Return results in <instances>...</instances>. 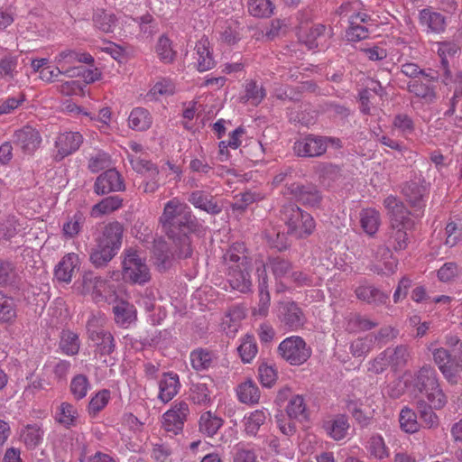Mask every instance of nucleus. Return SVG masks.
Returning <instances> with one entry per match:
<instances>
[{"label":"nucleus","instance_id":"nucleus-57","mask_svg":"<svg viewBox=\"0 0 462 462\" xmlns=\"http://www.w3.org/2000/svg\"><path fill=\"white\" fill-rule=\"evenodd\" d=\"M18 277L14 264L6 260L0 259V285H12Z\"/></svg>","mask_w":462,"mask_h":462},{"label":"nucleus","instance_id":"nucleus-60","mask_svg":"<svg viewBox=\"0 0 462 462\" xmlns=\"http://www.w3.org/2000/svg\"><path fill=\"white\" fill-rule=\"evenodd\" d=\"M109 165L110 157L106 152L98 150L90 154L88 167L91 172H98L108 168Z\"/></svg>","mask_w":462,"mask_h":462},{"label":"nucleus","instance_id":"nucleus-27","mask_svg":"<svg viewBox=\"0 0 462 462\" xmlns=\"http://www.w3.org/2000/svg\"><path fill=\"white\" fill-rule=\"evenodd\" d=\"M197 55V69L200 72H204L213 69L216 61L213 58L208 39L203 36L199 40L195 46Z\"/></svg>","mask_w":462,"mask_h":462},{"label":"nucleus","instance_id":"nucleus-43","mask_svg":"<svg viewBox=\"0 0 462 462\" xmlns=\"http://www.w3.org/2000/svg\"><path fill=\"white\" fill-rule=\"evenodd\" d=\"M116 17L112 13L97 10L93 15V23L99 31L108 33L113 32L116 25Z\"/></svg>","mask_w":462,"mask_h":462},{"label":"nucleus","instance_id":"nucleus-3","mask_svg":"<svg viewBox=\"0 0 462 462\" xmlns=\"http://www.w3.org/2000/svg\"><path fill=\"white\" fill-rule=\"evenodd\" d=\"M281 217L288 227V234L296 238L307 237L315 229V221L311 215L296 204L284 205L281 210Z\"/></svg>","mask_w":462,"mask_h":462},{"label":"nucleus","instance_id":"nucleus-39","mask_svg":"<svg viewBox=\"0 0 462 462\" xmlns=\"http://www.w3.org/2000/svg\"><path fill=\"white\" fill-rule=\"evenodd\" d=\"M123 199L118 196H109L92 207L91 216L97 217L101 215L111 213L122 207Z\"/></svg>","mask_w":462,"mask_h":462},{"label":"nucleus","instance_id":"nucleus-15","mask_svg":"<svg viewBox=\"0 0 462 462\" xmlns=\"http://www.w3.org/2000/svg\"><path fill=\"white\" fill-rule=\"evenodd\" d=\"M94 190L97 195L122 191L125 190L124 180L117 171L109 169L97 178Z\"/></svg>","mask_w":462,"mask_h":462},{"label":"nucleus","instance_id":"nucleus-58","mask_svg":"<svg viewBox=\"0 0 462 462\" xmlns=\"http://www.w3.org/2000/svg\"><path fill=\"white\" fill-rule=\"evenodd\" d=\"M84 217L81 213H76L63 224L62 233L66 238L75 237L81 230Z\"/></svg>","mask_w":462,"mask_h":462},{"label":"nucleus","instance_id":"nucleus-9","mask_svg":"<svg viewBox=\"0 0 462 462\" xmlns=\"http://www.w3.org/2000/svg\"><path fill=\"white\" fill-rule=\"evenodd\" d=\"M414 212L423 210L430 192L429 183L422 177L407 181L402 189Z\"/></svg>","mask_w":462,"mask_h":462},{"label":"nucleus","instance_id":"nucleus-22","mask_svg":"<svg viewBox=\"0 0 462 462\" xmlns=\"http://www.w3.org/2000/svg\"><path fill=\"white\" fill-rule=\"evenodd\" d=\"M54 62L59 65L61 69H66L75 67L74 64L77 62L92 64L94 58L88 52H79L74 50L66 49L55 56Z\"/></svg>","mask_w":462,"mask_h":462},{"label":"nucleus","instance_id":"nucleus-33","mask_svg":"<svg viewBox=\"0 0 462 462\" xmlns=\"http://www.w3.org/2000/svg\"><path fill=\"white\" fill-rule=\"evenodd\" d=\"M113 313L116 323L122 328L129 327L136 319L134 306L125 300L113 307Z\"/></svg>","mask_w":462,"mask_h":462},{"label":"nucleus","instance_id":"nucleus-11","mask_svg":"<svg viewBox=\"0 0 462 462\" xmlns=\"http://www.w3.org/2000/svg\"><path fill=\"white\" fill-rule=\"evenodd\" d=\"M285 194L291 195L297 201L309 207H318L322 199L318 188L310 183H287Z\"/></svg>","mask_w":462,"mask_h":462},{"label":"nucleus","instance_id":"nucleus-52","mask_svg":"<svg viewBox=\"0 0 462 462\" xmlns=\"http://www.w3.org/2000/svg\"><path fill=\"white\" fill-rule=\"evenodd\" d=\"M156 53L163 63L169 64L174 61L176 58V51H173L171 40L162 35L156 44Z\"/></svg>","mask_w":462,"mask_h":462},{"label":"nucleus","instance_id":"nucleus-45","mask_svg":"<svg viewBox=\"0 0 462 462\" xmlns=\"http://www.w3.org/2000/svg\"><path fill=\"white\" fill-rule=\"evenodd\" d=\"M79 336L70 331L63 330L60 335V348L67 356H75L79 350Z\"/></svg>","mask_w":462,"mask_h":462},{"label":"nucleus","instance_id":"nucleus-7","mask_svg":"<svg viewBox=\"0 0 462 462\" xmlns=\"http://www.w3.org/2000/svg\"><path fill=\"white\" fill-rule=\"evenodd\" d=\"M127 157L133 170L143 177L138 189L146 194L156 192L160 187L158 167L151 161L142 159L136 155L128 154Z\"/></svg>","mask_w":462,"mask_h":462},{"label":"nucleus","instance_id":"nucleus-42","mask_svg":"<svg viewBox=\"0 0 462 462\" xmlns=\"http://www.w3.org/2000/svg\"><path fill=\"white\" fill-rule=\"evenodd\" d=\"M326 26L315 24L308 31L300 32V40L310 49H315L319 45L320 40L325 36Z\"/></svg>","mask_w":462,"mask_h":462},{"label":"nucleus","instance_id":"nucleus-44","mask_svg":"<svg viewBox=\"0 0 462 462\" xmlns=\"http://www.w3.org/2000/svg\"><path fill=\"white\" fill-rule=\"evenodd\" d=\"M248 13L258 18H266L273 14L274 5L271 0H246Z\"/></svg>","mask_w":462,"mask_h":462},{"label":"nucleus","instance_id":"nucleus-37","mask_svg":"<svg viewBox=\"0 0 462 462\" xmlns=\"http://www.w3.org/2000/svg\"><path fill=\"white\" fill-rule=\"evenodd\" d=\"M325 429L328 434L335 440H341L346 437L349 429L347 419L343 416H337L335 419L325 423Z\"/></svg>","mask_w":462,"mask_h":462},{"label":"nucleus","instance_id":"nucleus-24","mask_svg":"<svg viewBox=\"0 0 462 462\" xmlns=\"http://www.w3.org/2000/svg\"><path fill=\"white\" fill-rule=\"evenodd\" d=\"M188 201L196 208H199L210 215H217L221 212V207L215 200L214 197L203 190H194L189 197Z\"/></svg>","mask_w":462,"mask_h":462},{"label":"nucleus","instance_id":"nucleus-59","mask_svg":"<svg viewBox=\"0 0 462 462\" xmlns=\"http://www.w3.org/2000/svg\"><path fill=\"white\" fill-rule=\"evenodd\" d=\"M190 390L191 399L195 404H203L213 401L210 397L212 390L206 383H193Z\"/></svg>","mask_w":462,"mask_h":462},{"label":"nucleus","instance_id":"nucleus-35","mask_svg":"<svg viewBox=\"0 0 462 462\" xmlns=\"http://www.w3.org/2000/svg\"><path fill=\"white\" fill-rule=\"evenodd\" d=\"M116 254L112 249L96 243L89 254V261L94 267L101 269L106 267Z\"/></svg>","mask_w":462,"mask_h":462},{"label":"nucleus","instance_id":"nucleus-13","mask_svg":"<svg viewBox=\"0 0 462 462\" xmlns=\"http://www.w3.org/2000/svg\"><path fill=\"white\" fill-rule=\"evenodd\" d=\"M293 150L300 157H319L325 153V143L320 135L308 134L294 143Z\"/></svg>","mask_w":462,"mask_h":462},{"label":"nucleus","instance_id":"nucleus-55","mask_svg":"<svg viewBox=\"0 0 462 462\" xmlns=\"http://www.w3.org/2000/svg\"><path fill=\"white\" fill-rule=\"evenodd\" d=\"M89 386L90 383L86 375L77 374L71 379L70 393L76 401H80L87 395Z\"/></svg>","mask_w":462,"mask_h":462},{"label":"nucleus","instance_id":"nucleus-28","mask_svg":"<svg viewBox=\"0 0 462 462\" xmlns=\"http://www.w3.org/2000/svg\"><path fill=\"white\" fill-rule=\"evenodd\" d=\"M438 54L440 57L439 68L443 70L442 81L445 85H448L451 80V72L448 67V57H453L459 51V47L450 42H444L438 43Z\"/></svg>","mask_w":462,"mask_h":462},{"label":"nucleus","instance_id":"nucleus-40","mask_svg":"<svg viewBox=\"0 0 462 462\" xmlns=\"http://www.w3.org/2000/svg\"><path fill=\"white\" fill-rule=\"evenodd\" d=\"M375 338L372 334L352 341L349 351L354 357H365L374 347Z\"/></svg>","mask_w":462,"mask_h":462},{"label":"nucleus","instance_id":"nucleus-21","mask_svg":"<svg viewBox=\"0 0 462 462\" xmlns=\"http://www.w3.org/2000/svg\"><path fill=\"white\" fill-rule=\"evenodd\" d=\"M80 260L79 254L69 253L65 254L54 270V275L60 282L69 283L71 282L74 272L79 268Z\"/></svg>","mask_w":462,"mask_h":462},{"label":"nucleus","instance_id":"nucleus-49","mask_svg":"<svg viewBox=\"0 0 462 462\" xmlns=\"http://www.w3.org/2000/svg\"><path fill=\"white\" fill-rule=\"evenodd\" d=\"M239 356L244 363H251L258 353L255 338L252 335H245L237 347Z\"/></svg>","mask_w":462,"mask_h":462},{"label":"nucleus","instance_id":"nucleus-8","mask_svg":"<svg viewBox=\"0 0 462 462\" xmlns=\"http://www.w3.org/2000/svg\"><path fill=\"white\" fill-rule=\"evenodd\" d=\"M439 78V72L429 69V72L423 77L409 80L407 82L406 90L419 98L425 104H432L437 99V91L435 83Z\"/></svg>","mask_w":462,"mask_h":462},{"label":"nucleus","instance_id":"nucleus-48","mask_svg":"<svg viewBox=\"0 0 462 462\" xmlns=\"http://www.w3.org/2000/svg\"><path fill=\"white\" fill-rule=\"evenodd\" d=\"M212 361L213 353L208 350L198 348L190 353L191 365L197 371L208 369L211 366Z\"/></svg>","mask_w":462,"mask_h":462},{"label":"nucleus","instance_id":"nucleus-38","mask_svg":"<svg viewBox=\"0 0 462 462\" xmlns=\"http://www.w3.org/2000/svg\"><path fill=\"white\" fill-rule=\"evenodd\" d=\"M360 224L367 235H374L381 224L380 213L374 208L363 209L360 212Z\"/></svg>","mask_w":462,"mask_h":462},{"label":"nucleus","instance_id":"nucleus-63","mask_svg":"<svg viewBox=\"0 0 462 462\" xmlns=\"http://www.w3.org/2000/svg\"><path fill=\"white\" fill-rule=\"evenodd\" d=\"M369 35V29L361 25L356 20H349V28L346 31V37L348 41L358 42L366 39Z\"/></svg>","mask_w":462,"mask_h":462},{"label":"nucleus","instance_id":"nucleus-64","mask_svg":"<svg viewBox=\"0 0 462 462\" xmlns=\"http://www.w3.org/2000/svg\"><path fill=\"white\" fill-rule=\"evenodd\" d=\"M259 379L265 387H272L277 380V372L273 366L262 363L258 367Z\"/></svg>","mask_w":462,"mask_h":462},{"label":"nucleus","instance_id":"nucleus-16","mask_svg":"<svg viewBox=\"0 0 462 462\" xmlns=\"http://www.w3.org/2000/svg\"><path fill=\"white\" fill-rule=\"evenodd\" d=\"M123 235V225L118 221L110 222L104 226L100 236L96 238V243L118 253L122 245Z\"/></svg>","mask_w":462,"mask_h":462},{"label":"nucleus","instance_id":"nucleus-50","mask_svg":"<svg viewBox=\"0 0 462 462\" xmlns=\"http://www.w3.org/2000/svg\"><path fill=\"white\" fill-rule=\"evenodd\" d=\"M16 317L14 300L0 291V322H12Z\"/></svg>","mask_w":462,"mask_h":462},{"label":"nucleus","instance_id":"nucleus-36","mask_svg":"<svg viewBox=\"0 0 462 462\" xmlns=\"http://www.w3.org/2000/svg\"><path fill=\"white\" fill-rule=\"evenodd\" d=\"M19 436L28 448H34L42 443L43 430L38 424H28L21 429Z\"/></svg>","mask_w":462,"mask_h":462},{"label":"nucleus","instance_id":"nucleus-62","mask_svg":"<svg viewBox=\"0 0 462 462\" xmlns=\"http://www.w3.org/2000/svg\"><path fill=\"white\" fill-rule=\"evenodd\" d=\"M265 414L263 411L256 410L249 416L245 417V430L248 434L254 435L259 427L265 420Z\"/></svg>","mask_w":462,"mask_h":462},{"label":"nucleus","instance_id":"nucleus-30","mask_svg":"<svg viewBox=\"0 0 462 462\" xmlns=\"http://www.w3.org/2000/svg\"><path fill=\"white\" fill-rule=\"evenodd\" d=\"M386 355L390 368L393 372L402 369L408 363L410 358V351L408 346L399 345L395 347H388L383 350Z\"/></svg>","mask_w":462,"mask_h":462},{"label":"nucleus","instance_id":"nucleus-19","mask_svg":"<svg viewBox=\"0 0 462 462\" xmlns=\"http://www.w3.org/2000/svg\"><path fill=\"white\" fill-rule=\"evenodd\" d=\"M188 413V406H172L162 416V427L168 432L178 434L183 428Z\"/></svg>","mask_w":462,"mask_h":462},{"label":"nucleus","instance_id":"nucleus-1","mask_svg":"<svg viewBox=\"0 0 462 462\" xmlns=\"http://www.w3.org/2000/svg\"><path fill=\"white\" fill-rule=\"evenodd\" d=\"M162 229L171 241V248H167L163 241H157L154 254L164 266L172 259H187L193 254L191 235L200 228L198 218L189 206L177 198L169 200L160 217Z\"/></svg>","mask_w":462,"mask_h":462},{"label":"nucleus","instance_id":"nucleus-53","mask_svg":"<svg viewBox=\"0 0 462 462\" xmlns=\"http://www.w3.org/2000/svg\"><path fill=\"white\" fill-rule=\"evenodd\" d=\"M401 428L408 433H414L420 428L416 412L410 407H404L400 413Z\"/></svg>","mask_w":462,"mask_h":462},{"label":"nucleus","instance_id":"nucleus-34","mask_svg":"<svg viewBox=\"0 0 462 462\" xmlns=\"http://www.w3.org/2000/svg\"><path fill=\"white\" fill-rule=\"evenodd\" d=\"M152 124V116L143 107L134 108L128 116V125L135 131H145L151 127Z\"/></svg>","mask_w":462,"mask_h":462},{"label":"nucleus","instance_id":"nucleus-41","mask_svg":"<svg viewBox=\"0 0 462 462\" xmlns=\"http://www.w3.org/2000/svg\"><path fill=\"white\" fill-rule=\"evenodd\" d=\"M365 448L369 456L375 459L382 460L389 456V449L385 445L384 439L379 434H374L369 438Z\"/></svg>","mask_w":462,"mask_h":462},{"label":"nucleus","instance_id":"nucleus-32","mask_svg":"<svg viewBox=\"0 0 462 462\" xmlns=\"http://www.w3.org/2000/svg\"><path fill=\"white\" fill-rule=\"evenodd\" d=\"M256 274L258 276L260 312H264L267 310L270 305L271 297L268 291V275L266 272V266L263 262L257 265Z\"/></svg>","mask_w":462,"mask_h":462},{"label":"nucleus","instance_id":"nucleus-2","mask_svg":"<svg viewBox=\"0 0 462 462\" xmlns=\"http://www.w3.org/2000/svg\"><path fill=\"white\" fill-rule=\"evenodd\" d=\"M383 206L390 220L385 243L394 251L404 250L409 243L408 230L414 226V221L410 217L411 212L404 203L393 195L384 199Z\"/></svg>","mask_w":462,"mask_h":462},{"label":"nucleus","instance_id":"nucleus-10","mask_svg":"<svg viewBox=\"0 0 462 462\" xmlns=\"http://www.w3.org/2000/svg\"><path fill=\"white\" fill-rule=\"evenodd\" d=\"M267 266L271 270L278 293L290 290V278L293 270L291 261L281 256L269 257Z\"/></svg>","mask_w":462,"mask_h":462},{"label":"nucleus","instance_id":"nucleus-29","mask_svg":"<svg viewBox=\"0 0 462 462\" xmlns=\"http://www.w3.org/2000/svg\"><path fill=\"white\" fill-rule=\"evenodd\" d=\"M179 388V375L175 373H165L159 384L160 400L164 403L169 402L178 393Z\"/></svg>","mask_w":462,"mask_h":462},{"label":"nucleus","instance_id":"nucleus-14","mask_svg":"<svg viewBox=\"0 0 462 462\" xmlns=\"http://www.w3.org/2000/svg\"><path fill=\"white\" fill-rule=\"evenodd\" d=\"M13 142L24 153L31 154L40 147L42 137L36 129L26 125L14 132Z\"/></svg>","mask_w":462,"mask_h":462},{"label":"nucleus","instance_id":"nucleus-26","mask_svg":"<svg viewBox=\"0 0 462 462\" xmlns=\"http://www.w3.org/2000/svg\"><path fill=\"white\" fill-rule=\"evenodd\" d=\"M358 300L374 306H381L387 303L389 295L373 285H359L355 291Z\"/></svg>","mask_w":462,"mask_h":462},{"label":"nucleus","instance_id":"nucleus-17","mask_svg":"<svg viewBox=\"0 0 462 462\" xmlns=\"http://www.w3.org/2000/svg\"><path fill=\"white\" fill-rule=\"evenodd\" d=\"M226 281L233 290L245 293L251 291L252 281L248 265H230L228 267Z\"/></svg>","mask_w":462,"mask_h":462},{"label":"nucleus","instance_id":"nucleus-20","mask_svg":"<svg viewBox=\"0 0 462 462\" xmlns=\"http://www.w3.org/2000/svg\"><path fill=\"white\" fill-rule=\"evenodd\" d=\"M107 286V281L94 272H86L82 276V292L91 294L97 301L104 298L103 292Z\"/></svg>","mask_w":462,"mask_h":462},{"label":"nucleus","instance_id":"nucleus-51","mask_svg":"<svg viewBox=\"0 0 462 462\" xmlns=\"http://www.w3.org/2000/svg\"><path fill=\"white\" fill-rule=\"evenodd\" d=\"M174 92V82L170 79L162 78L154 83L150 91L147 93V97L151 99H158L159 97L171 96L173 95Z\"/></svg>","mask_w":462,"mask_h":462},{"label":"nucleus","instance_id":"nucleus-25","mask_svg":"<svg viewBox=\"0 0 462 462\" xmlns=\"http://www.w3.org/2000/svg\"><path fill=\"white\" fill-rule=\"evenodd\" d=\"M433 359L435 364L439 366V369L445 376V378L451 383H457V375L454 372V360L452 355L443 348H436L432 352Z\"/></svg>","mask_w":462,"mask_h":462},{"label":"nucleus","instance_id":"nucleus-5","mask_svg":"<svg viewBox=\"0 0 462 462\" xmlns=\"http://www.w3.org/2000/svg\"><path fill=\"white\" fill-rule=\"evenodd\" d=\"M279 356L291 365H300L311 356V347L299 336H291L278 346Z\"/></svg>","mask_w":462,"mask_h":462},{"label":"nucleus","instance_id":"nucleus-23","mask_svg":"<svg viewBox=\"0 0 462 462\" xmlns=\"http://www.w3.org/2000/svg\"><path fill=\"white\" fill-rule=\"evenodd\" d=\"M89 337L96 342L95 355L100 357L111 355L116 349L115 338L109 331L104 329L90 330Z\"/></svg>","mask_w":462,"mask_h":462},{"label":"nucleus","instance_id":"nucleus-54","mask_svg":"<svg viewBox=\"0 0 462 462\" xmlns=\"http://www.w3.org/2000/svg\"><path fill=\"white\" fill-rule=\"evenodd\" d=\"M231 454L233 462H256L257 459L255 449L244 443L236 445Z\"/></svg>","mask_w":462,"mask_h":462},{"label":"nucleus","instance_id":"nucleus-6","mask_svg":"<svg viewBox=\"0 0 462 462\" xmlns=\"http://www.w3.org/2000/svg\"><path fill=\"white\" fill-rule=\"evenodd\" d=\"M122 264L125 280L139 285H143L150 281L149 268L136 250L133 248L125 250Z\"/></svg>","mask_w":462,"mask_h":462},{"label":"nucleus","instance_id":"nucleus-61","mask_svg":"<svg viewBox=\"0 0 462 462\" xmlns=\"http://www.w3.org/2000/svg\"><path fill=\"white\" fill-rule=\"evenodd\" d=\"M76 72L75 69L68 68L61 69L59 65L54 69L50 67L44 68L40 71V79L47 83H51L56 80L60 75H65L69 78H74Z\"/></svg>","mask_w":462,"mask_h":462},{"label":"nucleus","instance_id":"nucleus-46","mask_svg":"<svg viewBox=\"0 0 462 462\" xmlns=\"http://www.w3.org/2000/svg\"><path fill=\"white\" fill-rule=\"evenodd\" d=\"M238 399L244 404H257L260 399L258 387L251 381L239 385L237 389Z\"/></svg>","mask_w":462,"mask_h":462},{"label":"nucleus","instance_id":"nucleus-12","mask_svg":"<svg viewBox=\"0 0 462 462\" xmlns=\"http://www.w3.org/2000/svg\"><path fill=\"white\" fill-rule=\"evenodd\" d=\"M279 319L290 330H298L306 322V317L300 307L294 301L281 303L279 307Z\"/></svg>","mask_w":462,"mask_h":462},{"label":"nucleus","instance_id":"nucleus-56","mask_svg":"<svg viewBox=\"0 0 462 462\" xmlns=\"http://www.w3.org/2000/svg\"><path fill=\"white\" fill-rule=\"evenodd\" d=\"M78 419V411L75 406H58L55 411V420L65 427L75 425Z\"/></svg>","mask_w":462,"mask_h":462},{"label":"nucleus","instance_id":"nucleus-4","mask_svg":"<svg viewBox=\"0 0 462 462\" xmlns=\"http://www.w3.org/2000/svg\"><path fill=\"white\" fill-rule=\"evenodd\" d=\"M416 386L420 393L417 404L438 402L445 404L447 400L437 380V373L430 365L422 366L416 375Z\"/></svg>","mask_w":462,"mask_h":462},{"label":"nucleus","instance_id":"nucleus-31","mask_svg":"<svg viewBox=\"0 0 462 462\" xmlns=\"http://www.w3.org/2000/svg\"><path fill=\"white\" fill-rule=\"evenodd\" d=\"M420 23L422 26L427 27L428 32L435 33L444 32L446 27L445 17L430 9H423L420 12Z\"/></svg>","mask_w":462,"mask_h":462},{"label":"nucleus","instance_id":"nucleus-47","mask_svg":"<svg viewBox=\"0 0 462 462\" xmlns=\"http://www.w3.org/2000/svg\"><path fill=\"white\" fill-rule=\"evenodd\" d=\"M222 419L211 411L203 413L199 420V430L208 436L215 435L222 426Z\"/></svg>","mask_w":462,"mask_h":462},{"label":"nucleus","instance_id":"nucleus-18","mask_svg":"<svg viewBox=\"0 0 462 462\" xmlns=\"http://www.w3.org/2000/svg\"><path fill=\"white\" fill-rule=\"evenodd\" d=\"M83 136L79 132H64L60 134L55 142L57 149L56 157L59 160L77 152L83 143Z\"/></svg>","mask_w":462,"mask_h":462}]
</instances>
